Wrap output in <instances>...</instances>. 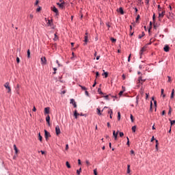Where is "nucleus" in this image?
I'll return each instance as SVG.
<instances>
[{"label":"nucleus","mask_w":175,"mask_h":175,"mask_svg":"<svg viewBox=\"0 0 175 175\" xmlns=\"http://www.w3.org/2000/svg\"><path fill=\"white\" fill-rule=\"evenodd\" d=\"M170 114H172V107L170 106V110L168 111V115L170 116Z\"/></svg>","instance_id":"obj_37"},{"label":"nucleus","mask_w":175,"mask_h":175,"mask_svg":"<svg viewBox=\"0 0 175 175\" xmlns=\"http://www.w3.org/2000/svg\"><path fill=\"white\" fill-rule=\"evenodd\" d=\"M140 18V15H137L136 18V23H137V21Z\"/></svg>","instance_id":"obj_52"},{"label":"nucleus","mask_w":175,"mask_h":175,"mask_svg":"<svg viewBox=\"0 0 175 175\" xmlns=\"http://www.w3.org/2000/svg\"><path fill=\"white\" fill-rule=\"evenodd\" d=\"M66 165L68 169H70V164L68 161H66Z\"/></svg>","instance_id":"obj_30"},{"label":"nucleus","mask_w":175,"mask_h":175,"mask_svg":"<svg viewBox=\"0 0 175 175\" xmlns=\"http://www.w3.org/2000/svg\"><path fill=\"white\" fill-rule=\"evenodd\" d=\"M53 70H54L53 75H55V73H57V68H53Z\"/></svg>","instance_id":"obj_43"},{"label":"nucleus","mask_w":175,"mask_h":175,"mask_svg":"<svg viewBox=\"0 0 175 175\" xmlns=\"http://www.w3.org/2000/svg\"><path fill=\"white\" fill-rule=\"evenodd\" d=\"M51 10H52V12L55 13L56 16H58L59 14V12H58V9H57L55 6L51 7Z\"/></svg>","instance_id":"obj_2"},{"label":"nucleus","mask_w":175,"mask_h":175,"mask_svg":"<svg viewBox=\"0 0 175 175\" xmlns=\"http://www.w3.org/2000/svg\"><path fill=\"white\" fill-rule=\"evenodd\" d=\"M96 110H97V114L98 116H102V112H100V108L98 107L96 109Z\"/></svg>","instance_id":"obj_18"},{"label":"nucleus","mask_w":175,"mask_h":175,"mask_svg":"<svg viewBox=\"0 0 175 175\" xmlns=\"http://www.w3.org/2000/svg\"><path fill=\"white\" fill-rule=\"evenodd\" d=\"M96 79H98V77H99V72H96Z\"/></svg>","instance_id":"obj_48"},{"label":"nucleus","mask_w":175,"mask_h":175,"mask_svg":"<svg viewBox=\"0 0 175 175\" xmlns=\"http://www.w3.org/2000/svg\"><path fill=\"white\" fill-rule=\"evenodd\" d=\"M155 140V138L154 137V136H152V137L151 138L150 142H152Z\"/></svg>","instance_id":"obj_56"},{"label":"nucleus","mask_w":175,"mask_h":175,"mask_svg":"<svg viewBox=\"0 0 175 175\" xmlns=\"http://www.w3.org/2000/svg\"><path fill=\"white\" fill-rule=\"evenodd\" d=\"M54 38H53V40L55 41V42H56V40H58V36H57V33H55L54 34Z\"/></svg>","instance_id":"obj_20"},{"label":"nucleus","mask_w":175,"mask_h":175,"mask_svg":"<svg viewBox=\"0 0 175 175\" xmlns=\"http://www.w3.org/2000/svg\"><path fill=\"white\" fill-rule=\"evenodd\" d=\"M130 118H131L132 122H133V121H135V119H133V114H131Z\"/></svg>","instance_id":"obj_31"},{"label":"nucleus","mask_w":175,"mask_h":175,"mask_svg":"<svg viewBox=\"0 0 175 175\" xmlns=\"http://www.w3.org/2000/svg\"><path fill=\"white\" fill-rule=\"evenodd\" d=\"M46 121L49 125H50V116H47L46 118Z\"/></svg>","instance_id":"obj_14"},{"label":"nucleus","mask_w":175,"mask_h":175,"mask_svg":"<svg viewBox=\"0 0 175 175\" xmlns=\"http://www.w3.org/2000/svg\"><path fill=\"white\" fill-rule=\"evenodd\" d=\"M131 55L130 54L128 57V62H131Z\"/></svg>","instance_id":"obj_49"},{"label":"nucleus","mask_w":175,"mask_h":175,"mask_svg":"<svg viewBox=\"0 0 175 175\" xmlns=\"http://www.w3.org/2000/svg\"><path fill=\"white\" fill-rule=\"evenodd\" d=\"M119 132H120L119 131H118L116 133V131H113V136L115 140H117V137L118 136Z\"/></svg>","instance_id":"obj_8"},{"label":"nucleus","mask_w":175,"mask_h":175,"mask_svg":"<svg viewBox=\"0 0 175 175\" xmlns=\"http://www.w3.org/2000/svg\"><path fill=\"white\" fill-rule=\"evenodd\" d=\"M111 41L112 42V43H116V42H117V40L115 39L114 38H111Z\"/></svg>","instance_id":"obj_27"},{"label":"nucleus","mask_w":175,"mask_h":175,"mask_svg":"<svg viewBox=\"0 0 175 175\" xmlns=\"http://www.w3.org/2000/svg\"><path fill=\"white\" fill-rule=\"evenodd\" d=\"M118 121H120V120H121V113H120V112L118 113Z\"/></svg>","instance_id":"obj_28"},{"label":"nucleus","mask_w":175,"mask_h":175,"mask_svg":"<svg viewBox=\"0 0 175 175\" xmlns=\"http://www.w3.org/2000/svg\"><path fill=\"white\" fill-rule=\"evenodd\" d=\"M108 114H109V118H113V117L111 116L113 115V109H109L108 110Z\"/></svg>","instance_id":"obj_11"},{"label":"nucleus","mask_w":175,"mask_h":175,"mask_svg":"<svg viewBox=\"0 0 175 175\" xmlns=\"http://www.w3.org/2000/svg\"><path fill=\"white\" fill-rule=\"evenodd\" d=\"M66 150H69V144L66 145Z\"/></svg>","instance_id":"obj_54"},{"label":"nucleus","mask_w":175,"mask_h":175,"mask_svg":"<svg viewBox=\"0 0 175 175\" xmlns=\"http://www.w3.org/2000/svg\"><path fill=\"white\" fill-rule=\"evenodd\" d=\"M141 51H142V53H144V51H146V47H142Z\"/></svg>","instance_id":"obj_46"},{"label":"nucleus","mask_w":175,"mask_h":175,"mask_svg":"<svg viewBox=\"0 0 175 175\" xmlns=\"http://www.w3.org/2000/svg\"><path fill=\"white\" fill-rule=\"evenodd\" d=\"M80 173H81V167L77 170V174L80 175Z\"/></svg>","instance_id":"obj_25"},{"label":"nucleus","mask_w":175,"mask_h":175,"mask_svg":"<svg viewBox=\"0 0 175 175\" xmlns=\"http://www.w3.org/2000/svg\"><path fill=\"white\" fill-rule=\"evenodd\" d=\"M144 36V32H142V35H139L138 38L139 39H142V38Z\"/></svg>","instance_id":"obj_36"},{"label":"nucleus","mask_w":175,"mask_h":175,"mask_svg":"<svg viewBox=\"0 0 175 175\" xmlns=\"http://www.w3.org/2000/svg\"><path fill=\"white\" fill-rule=\"evenodd\" d=\"M119 135H120V137H122L124 136V133L120 132V133H119Z\"/></svg>","instance_id":"obj_45"},{"label":"nucleus","mask_w":175,"mask_h":175,"mask_svg":"<svg viewBox=\"0 0 175 175\" xmlns=\"http://www.w3.org/2000/svg\"><path fill=\"white\" fill-rule=\"evenodd\" d=\"M146 99H148V94L146 93Z\"/></svg>","instance_id":"obj_63"},{"label":"nucleus","mask_w":175,"mask_h":175,"mask_svg":"<svg viewBox=\"0 0 175 175\" xmlns=\"http://www.w3.org/2000/svg\"><path fill=\"white\" fill-rule=\"evenodd\" d=\"M83 42H85L83 44L84 46L87 45V43H88V33H85Z\"/></svg>","instance_id":"obj_5"},{"label":"nucleus","mask_w":175,"mask_h":175,"mask_svg":"<svg viewBox=\"0 0 175 175\" xmlns=\"http://www.w3.org/2000/svg\"><path fill=\"white\" fill-rule=\"evenodd\" d=\"M29 18H31V20H32V18H33V14H31L29 15Z\"/></svg>","instance_id":"obj_53"},{"label":"nucleus","mask_w":175,"mask_h":175,"mask_svg":"<svg viewBox=\"0 0 175 175\" xmlns=\"http://www.w3.org/2000/svg\"><path fill=\"white\" fill-rule=\"evenodd\" d=\"M122 77L123 80H125V79H126L125 75L123 74V75H122Z\"/></svg>","instance_id":"obj_58"},{"label":"nucleus","mask_w":175,"mask_h":175,"mask_svg":"<svg viewBox=\"0 0 175 175\" xmlns=\"http://www.w3.org/2000/svg\"><path fill=\"white\" fill-rule=\"evenodd\" d=\"M70 103H71L72 105H74V104L76 103V101H75V99L71 98V99H70Z\"/></svg>","instance_id":"obj_22"},{"label":"nucleus","mask_w":175,"mask_h":175,"mask_svg":"<svg viewBox=\"0 0 175 175\" xmlns=\"http://www.w3.org/2000/svg\"><path fill=\"white\" fill-rule=\"evenodd\" d=\"M159 144H158L155 145V148H156L157 151H158V146H159Z\"/></svg>","instance_id":"obj_59"},{"label":"nucleus","mask_w":175,"mask_h":175,"mask_svg":"<svg viewBox=\"0 0 175 175\" xmlns=\"http://www.w3.org/2000/svg\"><path fill=\"white\" fill-rule=\"evenodd\" d=\"M98 92L99 94H100L101 95H103V92H102V90H100V88H98Z\"/></svg>","instance_id":"obj_34"},{"label":"nucleus","mask_w":175,"mask_h":175,"mask_svg":"<svg viewBox=\"0 0 175 175\" xmlns=\"http://www.w3.org/2000/svg\"><path fill=\"white\" fill-rule=\"evenodd\" d=\"M162 11H163V10H162V8H160L158 10V14H159V13H162Z\"/></svg>","instance_id":"obj_41"},{"label":"nucleus","mask_w":175,"mask_h":175,"mask_svg":"<svg viewBox=\"0 0 175 175\" xmlns=\"http://www.w3.org/2000/svg\"><path fill=\"white\" fill-rule=\"evenodd\" d=\"M140 93L142 94V95L144 94V90L143 88L141 89Z\"/></svg>","instance_id":"obj_40"},{"label":"nucleus","mask_w":175,"mask_h":175,"mask_svg":"<svg viewBox=\"0 0 175 175\" xmlns=\"http://www.w3.org/2000/svg\"><path fill=\"white\" fill-rule=\"evenodd\" d=\"M131 155H135V151H133V150H131Z\"/></svg>","instance_id":"obj_55"},{"label":"nucleus","mask_w":175,"mask_h":175,"mask_svg":"<svg viewBox=\"0 0 175 175\" xmlns=\"http://www.w3.org/2000/svg\"><path fill=\"white\" fill-rule=\"evenodd\" d=\"M57 5L60 9H64L65 8V1H63L62 3H57Z\"/></svg>","instance_id":"obj_4"},{"label":"nucleus","mask_w":175,"mask_h":175,"mask_svg":"<svg viewBox=\"0 0 175 175\" xmlns=\"http://www.w3.org/2000/svg\"><path fill=\"white\" fill-rule=\"evenodd\" d=\"M27 57L31 58V51L29 49L27 50Z\"/></svg>","instance_id":"obj_21"},{"label":"nucleus","mask_w":175,"mask_h":175,"mask_svg":"<svg viewBox=\"0 0 175 175\" xmlns=\"http://www.w3.org/2000/svg\"><path fill=\"white\" fill-rule=\"evenodd\" d=\"M131 173V165H127V174H129Z\"/></svg>","instance_id":"obj_17"},{"label":"nucleus","mask_w":175,"mask_h":175,"mask_svg":"<svg viewBox=\"0 0 175 175\" xmlns=\"http://www.w3.org/2000/svg\"><path fill=\"white\" fill-rule=\"evenodd\" d=\"M44 113H45V114H49L50 113V107H45Z\"/></svg>","instance_id":"obj_13"},{"label":"nucleus","mask_w":175,"mask_h":175,"mask_svg":"<svg viewBox=\"0 0 175 175\" xmlns=\"http://www.w3.org/2000/svg\"><path fill=\"white\" fill-rule=\"evenodd\" d=\"M118 12H119V13H120V14H124V10L121 7L119 8Z\"/></svg>","instance_id":"obj_16"},{"label":"nucleus","mask_w":175,"mask_h":175,"mask_svg":"<svg viewBox=\"0 0 175 175\" xmlns=\"http://www.w3.org/2000/svg\"><path fill=\"white\" fill-rule=\"evenodd\" d=\"M42 137L40 135V133H39V134H38V139L40 140V142H42Z\"/></svg>","instance_id":"obj_26"},{"label":"nucleus","mask_w":175,"mask_h":175,"mask_svg":"<svg viewBox=\"0 0 175 175\" xmlns=\"http://www.w3.org/2000/svg\"><path fill=\"white\" fill-rule=\"evenodd\" d=\"M4 87H5V88H6V90H8V94H10V92H12V88H11L10 86L9 85V82H6V83L4 84Z\"/></svg>","instance_id":"obj_1"},{"label":"nucleus","mask_w":175,"mask_h":175,"mask_svg":"<svg viewBox=\"0 0 175 175\" xmlns=\"http://www.w3.org/2000/svg\"><path fill=\"white\" fill-rule=\"evenodd\" d=\"M174 98V89H173L172 91L170 99H173Z\"/></svg>","instance_id":"obj_15"},{"label":"nucleus","mask_w":175,"mask_h":175,"mask_svg":"<svg viewBox=\"0 0 175 175\" xmlns=\"http://www.w3.org/2000/svg\"><path fill=\"white\" fill-rule=\"evenodd\" d=\"M40 10H42V7L37 8L36 12H40Z\"/></svg>","instance_id":"obj_47"},{"label":"nucleus","mask_w":175,"mask_h":175,"mask_svg":"<svg viewBox=\"0 0 175 175\" xmlns=\"http://www.w3.org/2000/svg\"><path fill=\"white\" fill-rule=\"evenodd\" d=\"M79 116H80V113H77V110L75 109L74 111V117L75 118H77V117H79Z\"/></svg>","instance_id":"obj_12"},{"label":"nucleus","mask_w":175,"mask_h":175,"mask_svg":"<svg viewBox=\"0 0 175 175\" xmlns=\"http://www.w3.org/2000/svg\"><path fill=\"white\" fill-rule=\"evenodd\" d=\"M55 132H56L57 136H58V135L61 133V129H59V126H55Z\"/></svg>","instance_id":"obj_6"},{"label":"nucleus","mask_w":175,"mask_h":175,"mask_svg":"<svg viewBox=\"0 0 175 175\" xmlns=\"http://www.w3.org/2000/svg\"><path fill=\"white\" fill-rule=\"evenodd\" d=\"M44 136L46 140H48L49 137H51V135H50V133L46 130H44Z\"/></svg>","instance_id":"obj_3"},{"label":"nucleus","mask_w":175,"mask_h":175,"mask_svg":"<svg viewBox=\"0 0 175 175\" xmlns=\"http://www.w3.org/2000/svg\"><path fill=\"white\" fill-rule=\"evenodd\" d=\"M38 3H39V1L36 0L35 5H38Z\"/></svg>","instance_id":"obj_62"},{"label":"nucleus","mask_w":175,"mask_h":175,"mask_svg":"<svg viewBox=\"0 0 175 175\" xmlns=\"http://www.w3.org/2000/svg\"><path fill=\"white\" fill-rule=\"evenodd\" d=\"M79 87H81V90H83V91H87V88H85L83 85H79Z\"/></svg>","instance_id":"obj_24"},{"label":"nucleus","mask_w":175,"mask_h":175,"mask_svg":"<svg viewBox=\"0 0 175 175\" xmlns=\"http://www.w3.org/2000/svg\"><path fill=\"white\" fill-rule=\"evenodd\" d=\"M163 92H165V90L163 89H161V95H163V98H165V96H166V95L165 94H163Z\"/></svg>","instance_id":"obj_23"},{"label":"nucleus","mask_w":175,"mask_h":175,"mask_svg":"<svg viewBox=\"0 0 175 175\" xmlns=\"http://www.w3.org/2000/svg\"><path fill=\"white\" fill-rule=\"evenodd\" d=\"M47 24L49 25H51V24H53V22L49 20Z\"/></svg>","instance_id":"obj_44"},{"label":"nucleus","mask_w":175,"mask_h":175,"mask_svg":"<svg viewBox=\"0 0 175 175\" xmlns=\"http://www.w3.org/2000/svg\"><path fill=\"white\" fill-rule=\"evenodd\" d=\"M14 150L15 151V153L17 154L18 152V149L17 148V146L16 145H14Z\"/></svg>","instance_id":"obj_19"},{"label":"nucleus","mask_w":175,"mask_h":175,"mask_svg":"<svg viewBox=\"0 0 175 175\" xmlns=\"http://www.w3.org/2000/svg\"><path fill=\"white\" fill-rule=\"evenodd\" d=\"M143 51L140 50L139 51V55H140V58H142V55H143Z\"/></svg>","instance_id":"obj_50"},{"label":"nucleus","mask_w":175,"mask_h":175,"mask_svg":"<svg viewBox=\"0 0 175 175\" xmlns=\"http://www.w3.org/2000/svg\"><path fill=\"white\" fill-rule=\"evenodd\" d=\"M132 131H133V132H136V126H133L132 127Z\"/></svg>","instance_id":"obj_33"},{"label":"nucleus","mask_w":175,"mask_h":175,"mask_svg":"<svg viewBox=\"0 0 175 175\" xmlns=\"http://www.w3.org/2000/svg\"><path fill=\"white\" fill-rule=\"evenodd\" d=\"M16 62H17V64H20V58L19 57H16Z\"/></svg>","instance_id":"obj_51"},{"label":"nucleus","mask_w":175,"mask_h":175,"mask_svg":"<svg viewBox=\"0 0 175 175\" xmlns=\"http://www.w3.org/2000/svg\"><path fill=\"white\" fill-rule=\"evenodd\" d=\"M85 162H86L87 166H91V163H90V161L88 160H86Z\"/></svg>","instance_id":"obj_32"},{"label":"nucleus","mask_w":175,"mask_h":175,"mask_svg":"<svg viewBox=\"0 0 175 175\" xmlns=\"http://www.w3.org/2000/svg\"><path fill=\"white\" fill-rule=\"evenodd\" d=\"M46 61L47 60H46V57H41V62H42V65H46Z\"/></svg>","instance_id":"obj_10"},{"label":"nucleus","mask_w":175,"mask_h":175,"mask_svg":"<svg viewBox=\"0 0 175 175\" xmlns=\"http://www.w3.org/2000/svg\"><path fill=\"white\" fill-rule=\"evenodd\" d=\"M103 76H105V77H107V76H109V73L107 72H105L103 74Z\"/></svg>","instance_id":"obj_29"},{"label":"nucleus","mask_w":175,"mask_h":175,"mask_svg":"<svg viewBox=\"0 0 175 175\" xmlns=\"http://www.w3.org/2000/svg\"><path fill=\"white\" fill-rule=\"evenodd\" d=\"M78 165H81V160L78 159Z\"/></svg>","instance_id":"obj_57"},{"label":"nucleus","mask_w":175,"mask_h":175,"mask_svg":"<svg viewBox=\"0 0 175 175\" xmlns=\"http://www.w3.org/2000/svg\"><path fill=\"white\" fill-rule=\"evenodd\" d=\"M163 16H165V10H163L161 12H159V18H163Z\"/></svg>","instance_id":"obj_7"},{"label":"nucleus","mask_w":175,"mask_h":175,"mask_svg":"<svg viewBox=\"0 0 175 175\" xmlns=\"http://www.w3.org/2000/svg\"><path fill=\"white\" fill-rule=\"evenodd\" d=\"M33 111H36V107H33Z\"/></svg>","instance_id":"obj_64"},{"label":"nucleus","mask_w":175,"mask_h":175,"mask_svg":"<svg viewBox=\"0 0 175 175\" xmlns=\"http://www.w3.org/2000/svg\"><path fill=\"white\" fill-rule=\"evenodd\" d=\"M56 63L57 64L58 66H61V64H59V62H58V60L56 61Z\"/></svg>","instance_id":"obj_61"},{"label":"nucleus","mask_w":175,"mask_h":175,"mask_svg":"<svg viewBox=\"0 0 175 175\" xmlns=\"http://www.w3.org/2000/svg\"><path fill=\"white\" fill-rule=\"evenodd\" d=\"M141 81H143V79H142V77H139L138 78V83H141Z\"/></svg>","instance_id":"obj_38"},{"label":"nucleus","mask_w":175,"mask_h":175,"mask_svg":"<svg viewBox=\"0 0 175 175\" xmlns=\"http://www.w3.org/2000/svg\"><path fill=\"white\" fill-rule=\"evenodd\" d=\"M94 175H98V172H97L96 169L94 170Z\"/></svg>","instance_id":"obj_39"},{"label":"nucleus","mask_w":175,"mask_h":175,"mask_svg":"<svg viewBox=\"0 0 175 175\" xmlns=\"http://www.w3.org/2000/svg\"><path fill=\"white\" fill-rule=\"evenodd\" d=\"M99 58H100V55H98V56H96V59H99Z\"/></svg>","instance_id":"obj_60"},{"label":"nucleus","mask_w":175,"mask_h":175,"mask_svg":"<svg viewBox=\"0 0 175 175\" xmlns=\"http://www.w3.org/2000/svg\"><path fill=\"white\" fill-rule=\"evenodd\" d=\"M124 90H122L119 92V96H121L122 95V94H124Z\"/></svg>","instance_id":"obj_42"},{"label":"nucleus","mask_w":175,"mask_h":175,"mask_svg":"<svg viewBox=\"0 0 175 175\" xmlns=\"http://www.w3.org/2000/svg\"><path fill=\"white\" fill-rule=\"evenodd\" d=\"M170 121L171 126H172V125H174V124H175V120H170Z\"/></svg>","instance_id":"obj_35"},{"label":"nucleus","mask_w":175,"mask_h":175,"mask_svg":"<svg viewBox=\"0 0 175 175\" xmlns=\"http://www.w3.org/2000/svg\"><path fill=\"white\" fill-rule=\"evenodd\" d=\"M163 50L164 51H165V53H169V50H170V47H169L168 45H165Z\"/></svg>","instance_id":"obj_9"}]
</instances>
